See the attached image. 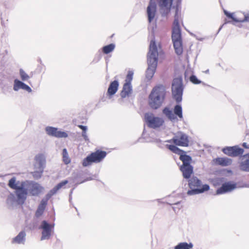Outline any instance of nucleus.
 <instances>
[{"label": "nucleus", "instance_id": "c756f323", "mask_svg": "<svg viewBox=\"0 0 249 249\" xmlns=\"http://www.w3.org/2000/svg\"><path fill=\"white\" fill-rule=\"evenodd\" d=\"M92 163H94V162L92 161V159L90 155L89 154L83 160L82 165L84 167H87L91 165Z\"/></svg>", "mask_w": 249, "mask_h": 249}, {"label": "nucleus", "instance_id": "1a4fd4ad", "mask_svg": "<svg viewBox=\"0 0 249 249\" xmlns=\"http://www.w3.org/2000/svg\"><path fill=\"white\" fill-rule=\"evenodd\" d=\"M54 224L50 223L47 220L42 221L38 229L42 230L41 240H48L54 230Z\"/></svg>", "mask_w": 249, "mask_h": 249}, {"label": "nucleus", "instance_id": "0eeeda50", "mask_svg": "<svg viewBox=\"0 0 249 249\" xmlns=\"http://www.w3.org/2000/svg\"><path fill=\"white\" fill-rule=\"evenodd\" d=\"M188 185L190 188L187 194L192 196L203 193L210 190V186L207 184L202 185V181L196 177H193L188 179Z\"/></svg>", "mask_w": 249, "mask_h": 249}, {"label": "nucleus", "instance_id": "a19ab883", "mask_svg": "<svg viewBox=\"0 0 249 249\" xmlns=\"http://www.w3.org/2000/svg\"><path fill=\"white\" fill-rule=\"evenodd\" d=\"M156 143H157V146L160 148H163V146L162 144V141L160 139H156L155 141Z\"/></svg>", "mask_w": 249, "mask_h": 249}, {"label": "nucleus", "instance_id": "9d476101", "mask_svg": "<svg viewBox=\"0 0 249 249\" xmlns=\"http://www.w3.org/2000/svg\"><path fill=\"white\" fill-rule=\"evenodd\" d=\"M144 119L147 126L154 129L160 127L164 123L162 118L154 116L153 113H145Z\"/></svg>", "mask_w": 249, "mask_h": 249}, {"label": "nucleus", "instance_id": "72a5a7b5", "mask_svg": "<svg viewBox=\"0 0 249 249\" xmlns=\"http://www.w3.org/2000/svg\"><path fill=\"white\" fill-rule=\"evenodd\" d=\"M19 73L20 78L23 81H26L30 78L28 74H27L22 69H19Z\"/></svg>", "mask_w": 249, "mask_h": 249}, {"label": "nucleus", "instance_id": "a878e982", "mask_svg": "<svg viewBox=\"0 0 249 249\" xmlns=\"http://www.w3.org/2000/svg\"><path fill=\"white\" fill-rule=\"evenodd\" d=\"M193 244L191 242H180L174 247V249H193Z\"/></svg>", "mask_w": 249, "mask_h": 249}, {"label": "nucleus", "instance_id": "2f4dec72", "mask_svg": "<svg viewBox=\"0 0 249 249\" xmlns=\"http://www.w3.org/2000/svg\"><path fill=\"white\" fill-rule=\"evenodd\" d=\"M225 179L226 178L223 177L216 178L212 179V181L214 186H218L221 184L222 185L225 181Z\"/></svg>", "mask_w": 249, "mask_h": 249}, {"label": "nucleus", "instance_id": "f8f14e48", "mask_svg": "<svg viewBox=\"0 0 249 249\" xmlns=\"http://www.w3.org/2000/svg\"><path fill=\"white\" fill-rule=\"evenodd\" d=\"M91 178H88L86 179H83V174L80 171L73 172L70 177L69 178V181L71 183H73L75 187L80 184L83 183L87 181L90 180Z\"/></svg>", "mask_w": 249, "mask_h": 249}, {"label": "nucleus", "instance_id": "c9c22d12", "mask_svg": "<svg viewBox=\"0 0 249 249\" xmlns=\"http://www.w3.org/2000/svg\"><path fill=\"white\" fill-rule=\"evenodd\" d=\"M133 71H129L126 75L125 79V83L131 84V81L133 79Z\"/></svg>", "mask_w": 249, "mask_h": 249}, {"label": "nucleus", "instance_id": "4468645a", "mask_svg": "<svg viewBox=\"0 0 249 249\" xmlns=\"http://www.w3.org/2000/svg\"><path fill=\"white\" fill-rule=\"evenodd\" d=\"M45 131L49 136L56 138H67L68 136V134L66 132L58 130L57 128L53 126H48L46 127Z\"/></svg>", "mask_w": 249, "mask_h": 249}, {"label": "nucleus", "instance_id": "8fccbe9b", "mask_svg": "<svg viewBox=\"0 0 249 249\" xmlns=\"http://www.w3.org/2000/svg\"><path fill=\"white\" fill-rule=\"evenodd\" d=\"M242 146L245 148L249 149V144H248L247 142H243L242 143Z\"/></svg>", "mask_w": 249, "mask_h": 249}, {"label": "nucleus", "instance_id": "f257e3e1", "mask_svg": "<svg viewBox=\"0 0 249 249\" xmlns=\"http://www.w3.org/2000/svg\"><path fill=\"white\" fill-rule=\"evenodd\" d=\"M184 87L181 76L174 78L171 84V93L172 98L176 104L174 106L173 110L166 107L162 109V113L172 122L182 121L183 119V109L180 104L182 101Z\"/></svg>", "mask_w": 249, "mask_h": 249}, {"label": "nucleus", "instance_id": "e433bc0d", "mask_svg": "<svg viewBox=\"0 0 249 249\" xmlns=\"http://www.w3.org/2000/svg\"><path fill=\"white\" fill-rule=\"evenodd\" d=\"M180 203H181L180 201H175L174 200H169V201L167 202V204L168 205H175L177 206H178V210H180L182 208L181 206H179Z\"/></svg>", "mask_w": 249, "mask_h": 249}, {"label": "nucleus", "instance_id": "09e8293b", "mask_svg": "<svg viewBox=\"0 0 249 249\" xmlns=\"http://www.w3.org/2000/svg\"><path fill=\"white\" fill-rule=\"evenodd\" d=\"M176 139V136H175L172 139L167 140V141H165V142H168V143L173 142L175 144V141H174V139Z\"/></svg>", "mask_w": 249, "mask_h": 249}, {"label": "nucleus", "instance_id": "473e14b6", "mask_svg": "<svg viewBox=\"0 0 249 249\" xmlns=\"http://www.w3.org/2000/svg\"><path fill=\"white\" fill-rule=\"evenodd\" d=\"M224 14L225 15V16L228 18L232 19V20L233 21H234L235 22L239 23V19L235 18L234 16L233 13H231V12H230L227 10H224Z\"/></svg>", "mask_w": 249, "mask_h": 249}, {"label": "nucleus", "instance_id": "c03bdc74", "mask_svg": "<svg viewBox=\"0 0 249 249\" xmlns=\"http://www.w3.org/2000/svg\"><path fill=\"white\" fill-rule=\"evenodd\" d=\"M36 226H37V223L36 222H32V223H30L29 225V229L30 230H34L36 228Z\"/></svg>", "mask_w": 249, "mask_h": 249}, {"label": "nucleus", "instance_id": "3c124183", "mask_svg": "<svg viewBox=\"0 0 249 249\" xmlns=\"http://www.w3.org/2000/svg\"><path fill=\"white\" fill-rule=\"evenodd\" d=\"M1 18V23L2 25L5 26L4 22V18H3V14L2 13L1 14V18Z\"/></svg>", "mask_w": 249, "mask_h": 249}, {"label": "nucleus", "instance_id": "2eb2a0df", "mask_svg": "<svg viewBox=\"0 0 249 249\" xmlns=\"http://www.w3.org/2000/svg\"><path fill=\"white\" fill-rule=\"evenodd\" d=\"M157 12V4L154 0H150L147 7L148 21L151 23L154 19Z\"/></svg>", "mask_w": 249, "mask_h": 249}, {"label": "nucleus", "instance_id": "4be33fe9", "mask_svg": "<svg viewBox=\"0 0 249 249\" xmlns=\"http://www.w3.org/2000/svg\"><path fill=\"white\" fill-rule=\"evenodd\" d=\"M132 92V86L131 84L124 83L123 85V89L120 93V96L122 98H125L129 96Z\"/></svg>", "mask_w": 249, "mask_h": 249}, {"label": "nucleus", "instance_id": "13d9d810", "mask_svg": "<svg viewBox=\"0 0 249 249\" xmlns=\"http://www.w3.org/2000/svg\"><path fill=\"white\" fill-rule=\"evenodd\" d=\"M38 61L39 62H40V63H41V62H42L41 60V59H40V58H39V59H38Z\"/></svg>", "mask_w": 249, "mask_h": 249}, {"label": "nucleus", "instance_id": "49530a36", "mask_svg": "<svg viewBox=\"0 0 249 249\" xmlns=\"http://www.w3.org/2000/svg\"><path fill=\"white\" fill-rule=\"evenodd\" d=\"M61 188H62L61 187L58 183L52 189L53 190V191L56 193L57 191Z\"/></svg>", "mask_w": 249, "mask_h": 249}, {"label": "nucleus", "instance_id": "393cba45", "mask_svg": "<svg viewBox=\"0 0 249 249\" xmlns=\"http://www.w3.org/2000/svg\"><path fill=\"white\" fill-rule=\"evenodd\" d=\"M47 205V200L42 199L36 212L35 215L36 217H39L43 214Z\"/></svg>", "mask_w": 249, "mask_h": 249}, {"label": "nucleus", "instance_id": "f704fd0d", "mask_svg": "<svg viewBox=\"0 0 249 249\" xmlns=\"http://www.w3.org/2000/svg\"><path fill=\"white\" fill-rule=\"evenodd\" d=\"M43 172V170L36 169V171L32 172V175L35 179H38L41 178Z\"/></svg>", "mask_w": 249, "mask_h": 249}, {"label": "nucleus", "instance_id": "864d4df0", "mask_svg": "<svg viewBox=\"0 0 249 249\" xmlns=\"http://www.w3.org/2000/svg\"><path fill=\"white\" fill-rule=\"evenodd\" d=\"M76 187H75V186H74V187H73L72 189H71V191H70V195H69L70 197H71V196L72 194V192H73V190H74Z\"/></svg>", "mask_w": 249, "mask_h": 249}, {"label": "nucleus", "instance_id": "f3484780", "mask_svg": "<svg viewBox=\"0 0 249 249\" xmlns=\"http://www.w3.org/2000/svg\"><path fill=\"white\" fill-rule=\"evenodd\" d=\"M179 169L182 173L184 178L188 179L194 173V167L192 165H181Z\"/></svg>", "mask_w": 249, "mask_h": 249}, {"label": "nucleus", "instance_id": "dca6fc26", "mask_svg": "<svg viewBox=\"0 0 249 249\" xmlns=\"http://www.w3.org/2000/svg\"><path fill=\"white\" fill-rule=\"evenodd\" d=\"M34 167L36 169L44 170L46 167V159L42 154L36 155L35 158Z\"/></svg>", "mask_w": 249, "mask_h": 249}, {"label": "nucleus", "instance_id": "39448f33", "mask_svg": "<svg viewBox=\"0 0 249 249\" xmlns=\"http://www.w3.org/2000/svg\"><path fill=\"white\" fill-rule=\"evenodd\" d=\"M244 149L239 145H236L232 146H225L222 149V151L225 154L231 157H240L246 158L242 161L239 164V168L241 171L249 172V152L243 155Z\"/></svg>", "mask_w": 249, "mask_h": 249}, {"label": "nucleus", "instance_id": "f03ea898", "mask_svg": "<svg viewBox=\"0 0 249 249\" xmlns=\"http://www.w3.org/2000/svg\"><path fill=\"white\" fill-rule=\"evenodd\" d=\"M181 0H177L174 15V20L172 30V40L176 53L180 55L183 53V42L181 30L179 25V19L180 17Z\"/></svg>", "mask_w": 249, "mask_h": 249}, {"label": "nucleus", "instance_id": "ea45409f", "mask_svg": "<svg viewBox=\"0 0 249 249\" xmlns=\"http://www.w3.org/2000/svg\"><path fill=\"white\" fill-rule=\"evenodd\" d=\"M65 154L67 155V149L66 148H64L63 149V160L65 164H68L70 162V160H69L68 158L67 159H65Z\"/></svg>", "mask_w": 249, "mask_h": 249}, {"label": "nucleus", "instance_id": "680f3d73", "mask_svg": "<svg viewBox=\"0 0 249 249\" xmlns=\"http://www.w3.org/2000/svg\"><path fill=\"white\" fill-rule=\"evenodd\" d=\"M172 208L174 210V211H176V210H175L176 208L175 207H173Z\"/></svg>", "mask_w": 249, "mask_h": 249}, {"label": "nucleus", "instance_id": "0e129e2a", "mask_svg": "<svg viewBox=\"0 0 249 249\" xmlns=\"http://www.w3.org/2000/svg\"><path fill=\"white\" fill-rule=\"evenodd\" d=\"M168 197H169V198H170V197H171V196H168Z\"/></svg>", "mask_w": 249, "mask_h": 249}, {"label": "nucleus", "instance_id": "412c9836", "mask_svg": "<svg viewBox=\"0 0 249 249\" xmlns=\"http://www.w3.org/2000/svg\"><path fill=\"white\" fill-rule=\"evenodd\" d=\"M26 232L24 230H22L12 239V243L24 245L26 242Z\"/></svg>", "mask_w": 249, "mask_h": 249}, {"label": "nucleus", "instance_id": "603ef678", "mask_svg": "<svg viewBox=\"0 0 249 249\" xmlns=\"http://www.w3.org/2000/svg\"><path fill=\"white\" fill-rule=\"evenodd\" d=\"M244 140H246V141H249V133H246V135L245 136Z\"/></svg>", "mask_w": 249, "mask_h": 249}, {"label": "nucleus", "instance_id": "b1692460", "mask_svg": "<svg viewBox=\"0 0 249 249\" xmlns=\"http://www.w3.org/2000/svg\"><path fill=\"white\" fill-rule=\"evenodd\" d=\"M173 0H157L158 5L161 9L166 8L167 12L165 15L168 14L170 10V6L173 3Z\"/></svg>", "mask_w": 249, "mask_h": 249}, {"label": "nucleus", "instance_id": "bb28decb", "mask_svg": "<svg viewBox=\"0 0 249 249\" xmlns=\"http://www.w3.org/2000/svg\"><path fill=\"white\" fill-rule=\"evenodd\" d=\"M25 83L18 80V79H15L14 81L13 89L14 90L17 91L20 89H23V86Z\"/></svg>", "mask_w": 249, "mask_h": 249}, {"label": "nucleus", "instance_id": "7ed1b4c3", "mask_svg": "<svg viewBox=\"0 0 249 249\" xmlns=\"http://www.w3.org/2000/svg\"><path fill=\"white\" fill-rule=\"evenodd\" d=\"M165 86L162 84L155 86L148 97V104L153 109H158L164 103L166 96Z\"/></svg>", "mask_w": 249, "mask_h": 249}, {"label": "nucleus", "instance_id": "58836bf2", "mask_svg": "<svg viewBox=\"0 0 249 249\" xmlns=\"http://www.w3.org/2000/svg\"><path fill=\"white\" fill-rule=\"evenodd\" d=\"M56 193L53 191V190L52 189L50 190V191L46 194V199L45 200H47V202L48 200L54 195H55Z\"/></svg>", "mask_w": 249, "mask_h": 249}, {"label": "nucleus", "instance_id": "37998d69", "mask_svg": "<svg viewBox=\"0 0 249 249\" xmlns=\"http://www.w3.org/2000/svg\"><path fill=\"white\" fill-rule=\"evenodd\" d=\"M82 136L86 142H89V139L87 135V131H82Z\"/></svg>", "mask_w": 249, "mask_h": 249}, {"label": "nucleus", "instance_id": "423d86ee", "mask_svg": "<svg viewBox=\"0 0 249 249\" xmlns=\"http://www.w3.org/2000/svg\"><path fill=\"white\" fill-rule=\"evenodd\" d=\"M19 181L16 182L15 177L9 179L8 185L10 188L15 190V194L17 197L18 204L23 205L28 195V189L26 188V182L22 181L19 185H18Z\"/></svg>", "mask_w": 249, "mask_h": 249}, {"label": "nucleus", "instance_id": "79ce46f5", "mask_svg": "<svg viewBox=\"0 0 249 249\" xmlns=\"http://www.w3.org/2000/svg\"><path fill=\"white\" fill-rule=\"evenodd\" d=\"M22 89L25 90L28 92H31L32 91V89L25 83L24 84Z\"/></svg>", "mask_w": 249, "mask_h": 249}, {"label": "nucleus", "instance_id": "a18cd8bd", "mask_svg": "<svg viewBox=\"0 0 249 249\" xmlns=\"http://www.w3.org/2000/svg\"><path fill=\"white\" fill-rule=\"evenodd\" d=\"M69 180L65 179L61 181L60 182H59L58 184L62 188L64 186L66 185L69 182Z\"/></svg>", "mask_w": 249, "mask_h": 249}, {"label": "nucleus", "instance_id": "de8ad7c7", "mask_svg": "<svg viewBox=\"0 0 249 249\" xmlns=\"http://www.w3.org/2000/svg\"><path fill=\"white\" fill-rule=\"evenodd\" d=\"M78 126L81 129H82V131H87V129H88V128H87V126H85V125H82V124H80V125H78Z\"/></svg>", "mask_w": 249, "mask_h": 249}, {"label": "nucleus", "instance_id": "ddd939ff", "mask_svg": "<svg viewBox=\"0 0 249 249\" xmlns=\"http://www.w3.org/2000/svg\"><path fill=\"white\" fill-rule=\"evenodd\" d=\"M236 187L237 184L234 182L231 181H224L221 186L217 189L216 193L217 195L224 194L232 191Z\"/></svg>", "mask_w": 249, "mask_h": 249}, {"label": "nucleus", "instance_id": "6e6552de", "mask_svg": "<svg viewBox=\"0 0 249 249\" xmlns=\"http://www.w3.org/2000/svg\"><path fill=\"white\" fill-rule=\"evenodd\" d=\"M166 147L173 153L179 156V160L182 162V165H191L192 158L187 155L186 152L173 144H166Z\"/></svg>", "mask_w": 249, "mask_h": 249}, {"label": "nucleus", "instance_id": "052dcab7", "mask_svg": "<svg viewBox=\"0 0 249 249\" xmlns=\"http://www.w3.org/2000/svg\"><path fill=\"white\" fill-rule=\"evenodd\" d=\"M209 70H207L205 71V72L207 73H208L209 72Z\"/></svg>", "mask_w": 249, "mask_h": 249}, {"label": "nucleus", "instance_id": "20e7f679", "mask_svg": "<svg viewBox=\"0 0 249 249\" xmlns=\"http://www.w3.org/2000/svg\"><path fill=\"white\" fill-rule=\"evenodd\" d=\"M147 57L148 68L145 71V76L146 79L150 80L155 73L158 61V48L155 39L150 41Z\"/></svg>", "mask_w": 249, "mask_h": 249}, {"label": "nucleus", "instance_id": "cd10ccee", "mask_svg": "<svg viewBox=\"0 0 249 249\" xmlns=\"http://www.w3.org/2000/svg\"><path fill=\"white\" fill-rule=\"evenodd\" d=\"M115 45L114 43H110L108 45L104 46L102 48V52L105 54H108L112 52L115 49Z\"/></svg>", "mask_w": 249, "mask_h": 249}, {"label": "nucleus", "instance_id": "5701e85b", "mask_svg": "<svg viewBox=\"0 0 249 249\" xmlns=\"http://www.w3.org/2000/svg\"><path fill=\"white\" fill-rule=\"evenodd\" d=\"M43 189V188L39 184L35 182L32 184L29 192L33 196H37L41 193Z\"/></svg>", "mask_w": 249, "mask_h": 249}, {"label": "nucleus", "instance_id": "bf43d9fd", "mask_svg": "<svg viewBox=\"0 0 249 249\" xmlns=\"http://www.w3.org/2000/svg\"><path fill=\"white\" fill-rule=\"evenodd\" d=\"M72 199L71 196V197H69V201H71Z\"/></svg>", "mask_w": 249, "mask_h": 249}, {"label": "nucleus", "instance_id": "e2e57ef3", "mask_svg": "<svg viewBox=\"0 0 249 249\" xmlns=\"http://www.w3.org/2000/svg\"><path fill=\"white\" fill-rule=\"evenodd\" d=\"M159 202H160V199H157Z\"/></svg>", "mask_w": 249, "mask_h": 249}, {"label": "nucleus", "instance_id": "5fc2aeb1", "mask_svg": "<svg viewBox=\"0 0 249 249\" xmlns=\"http://www.w3.org/2000/svg\"><path fill=\"white\" fill-rule=\"evenodd\" d=\"M188 31V32L190 34V35L191 36H196V35H195L194 34H193V33H192L190 32V31Z\"/></svg>", "mask_w": 249, "mask_h": 249}, {"label": "nucleus", "instance_id": "4d7b16f0", "mask_svg": "<svg viewBox=\"0 0 249 249\" xmlns=\"http://www.w3.org/2000/svg\"><path fill=\"white\" fill-rule=\"evenodd\" d=\"M223 27V25L221 26L219 28L218 30V32L217 33V34L219 32V31L221 30V29H222Z\"/></svg>", "mask_w": 249, "mask_h": 249}, {"label": "nucleus", "instance_id": "4c0bfd02", "mask_svg": "<svg viewBox=\"0 0 249 249\" xmlns=\"http://www.w3.org/2000/svg\"><path fill=\"white\" fill-rule=\"evenodd\" d=\"M244 18L243 19H239V23L249 22V13H243Z\"/></svg>", "mask_w": 249, "mask_h": 249}, {"label": "nucleus", "instance_id": "7c9ffc66", "mask_svg": "<svg viewBox=\"0 0 249 249\" xmlns=\"http://www.w3.org/2000/svg\"><path fill=\"white\" fill-rule=\"evenodd\" d=\"M190 81L195 85H197L199 84H202L204 86H208L206 84L201 81L200 80L198 79L197 77L194 74H192L190 77Z\"/></svg>", "mask_w": 249, "mask_h": 249}, {"label": "nucleus", "instance_id": "a211bd4d", "mask_svg": "<svg viewBox=\"0 0 249 249\" xmlns=\"http://www.w3.org/2000/svg\"><path fill=\"white\" fill-rule=\"evenodd\" d=\"M107 152L101 150H97L90 154L94 163H99L106 157Z\"/></svg>", "mask_w": 249, "mask_h": 249}, {"label": "nucleus", "instance_id": "c85d7f7f", "mask_svg": "<svg viewBox=\"0 0 249 249\" xmlns=\"http://www.w3.org/2000/svg\"><path fill=\"white\" fill-rule=\"evenodd\" d=\"M16 202L18 204L17 198H16L13 194L11 193L7 197L6 203L10 206H13Z\"/></svg>", "mask_w": 249, "mask_h": 249}, {"label": "nucleus", "instance_id": "6ab92c4d", "mask_svg": "<svg viewBox=\"0 0 249 249\" xmlns=\"http://www.w3.org/2000/svg\"><path fill=\"white\" fill-rule=\"evenodd\" d=\"M119 86L118 80H115L110 82L107 91V94L110 99L111 97L114 95L118 90Z\"/></svg>", "mask_w": 249, "mask_h": 249}, {"label": "nucleus", "instance_id": "aec40b11", "mask_svg": "<svg viewBox=\"0 0 249 249\" xmlns=\"http://www.w3.org/2000/svg\"><path fill=\"white\" fill-rule=\"evenodd\" d=\"M214 164L222 166H227L231 165L232 160L227 157H217L213 160Z\"/></svg>", "mask_w": 249, "mask_h": 249}, {"label": "nucleus", "instance_id": "6e6d98bb", "mask_svg": "<svg viewBox=\"0 0 249 249\" xmlns=\"http://www.w3.org/2000/svg\"><path fill=\"white\" fill-rule=\"evenodd\" d=\"M101 58V54L100 53L99 55H98V59H97V61H99Z\"/></svg>", "mask_w": 249, "mask_h": 249}, {"label": "nucleus", "instance_id": "9b49d317", "mask_svg": "<svg viewBox=\"0 0 249 249\" xmlns=\"http://www.w3.org/2000/svg\"><path fill=\"white\" fill-rule=\"evenodd\" d=\"M174 145L188 147L189 145V136L182 131H178L176 136Z\"/></svg>", "mask_w": 249, "mask_h": 249}]
</instances>
